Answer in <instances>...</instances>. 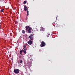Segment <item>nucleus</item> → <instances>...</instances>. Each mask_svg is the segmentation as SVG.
Masks as SVG:
<instances>
[{"label": "nucleus", "mask_w": 75, "mask_h": 75, "mask_svg": "<svg viewBox=\"0 0 75 75\" xmlns=\"http://www.w3.org/2000/svg\"><path fill=\"white\" fill-rule=\"evenodd\" d=\"M24 10L25 11H27V16H28L29 15V14L28 13V12H29V11H28V8H27V7L26 6H24Z\"/></svg>", "instance_id": "f257e3e1"}, {"label": "nucleus", "mask_w": 75, "mask_h": 75, "mask_svg": "<svg viewBox=\"0 0 75 75\" xmlns=\"http://www.w3.org/2000/svg\"><path fill=\"white\" fill-rule=\"evenodd\" d=\"M14 71L15 74H18L20 72L19 70L18 69H16L14 70Z\"/></svg>", "instance_id": "f03ea898"}, {"label": "nucleus", "mask_w": 75, "mask_h": 75, "mask_svg": "<svg viewBox=\"0 0 75 75\" xmlns=\"http://www.w3.org/2000/svg\"><path fill=\"white\" fill-rule=\"evenodd\" d=\"M34 35H33V34H31L29 37L30 39H31V40H34Z\"/></svg>", "instance_id": "7ed1b4c3"}, {"label": "nucleus", "mask_w": 75, "mask_h": 75, "mask_svg": "<svg viewBox=\"0 0 75 75\" xmlns=\"http://www.w3.org/2000/svg\"><path fill=\"white\" fill-rule=\"evenodd\" d=\"M33 42L31 41V39H30V40L27 42L28 44L29 45H31L33 44Z\"/></svg>", "instance_id": "20e7f679"}, {"label": "nucleus", "mask_w": 75, "mask_h": 75, "mask_svg": "<svg viewBox=\"0 0 75 75\" xmlns=\"http://www.w3.org/2000/svg\"><path fill=\"white\" fill-rule=\"evenodd\" d=\"M25 28H26V31H28L29 30H31V28L29 26H26L25 27Z\"/></svg>", "instance_id": "39448f33"}, {"label": "nucleus", "mask_w": 75, "mask_h": 75, "mask_svg": "<svg viewBox=\"0 0 75 75\" xmlns=\"http://www.w3.org/2000/svg\"><path fill=\"white\" fill-rule=\"evenodd\" d=\"M28 31V33H29V34H30L31 33V29H29V30H27Z\"/></svg>", "instance_id": "423d86ee"}, {"label": "nucleus", "mask_w": 75, "mask_h": 75, "mask_svg": "<svg viewBox=\"0 0 75 75\" xmlns=\"http://www.w3.org/2000/svg\"><path fill=\"white\" fill-rule=\"evenodd\" d=\"M18 62L19 64H21V63H22V62H23V60H21L18 61Z\"/></svg>", "instance_id": "0eeeda50"}, {"label": "nucleus", "mask_w": 75, "mask_h": 75, "mask_svg": "<svg viewBox=\"0 0 75 75\" xmlns=\"http://www.w3.org/2000/svg\"><path fill=\"white\" fill-rule=\"evenodd\" d=\"M22 33L23 34H25V30H23L22 31Z\"/></svg>", "instance_id": "6e6552de"}, {"label": "nucleus", "mask_w": 75, "mask_h": 75, "mask_svg": "<svg viewBox=\"0 0 75 75\" xmlns=\"http://www.w3.org/2000/svg\"><path fill=\"white\" fill-rule=\"evenodd\" d=\"M27 44L23 46L24 48H26V47H27Z\"/></svg>", "instance_id": "1a4fd4ad"}, {"label": "nucleus", "mask_w": 75, "mask_h": 75, "mask_svg": "<svg viewBox=\"0 0 75 75\" xmlns=\"http://www.w3.org/2000/svg\"><path fill=\"white\" fill-rule=\"evenodd\" d=\"M23 52L22 50H21L20 51V54H22V52Z\"/></svg>", "instance_id": "9d476101"}, {"label": "nucleus", "mask_w": 75, "mask_h": 75, "mask_svg": "<svg viewBox=\"0 0 75 75\" xmlns=\"http://www.w3.org/2000/svg\"><path fill=\"white\" fill-rule=\"evenodd\" d=\"M26 3H27V1H25L23 2V4H26Z\"/></svg>", "instance_id": "9b49d317"}, {"label": "nucleus", "mask_w": 75, "mask_h": 75, "mask_svg": "<svg viewBox=\"0 0 75 75\" xmlns=\"http://www.w3.org/2000/svg\"><path fill=\"white\" fill-rule=\"evenodd\" d=\"M4 10V9H2L1 10V12H3V10Z\"/></svg>", "instance_id": "f8f14e48"}, {"label": "nucleus", "mask_w": 75, "mask_h": 75, "mask_svg": "<svg viewBox=\"0 0 75 75\" xmlns=\"http://www.w3.org/2000/svg\"><path fill=\"white\" fill-rule=\"evenodd\" d=\"M23 49L24 50H25V51H26V50H27V48H23Z\"/></svg>", "instance_id": "ddd939ff"}, {"label": "nucleus", "mask_w": 75, "mask_h": 75, "mask_svg": "<svg viewBox=\"0 0 75 75\" xmlns=\"http://www.w3.org/2000/svg\"><path fill=\"white\" fill-rule=\"evenodd\" d=\"M23 52H24V53H25V54H26V52L24 50H23Z\"/></svg>", "instance_id": "4468645a"}, {"label": "nucleus", "mask_w": 75, "mask_h": 75, "mask_svg": "<svg viewBox=\"0 0 75 75\" xmlns=\"http://www.w3.org/2000/svg\"><path fill=\"white\" fill-rule=\"evenodd\" d=\"M27 17H26V18L25 19V20H27Z\"/></svg>", "instance_id": "2eb2a0df"}, {"label": "nucleus", "mask_w": 75, "mask_h": 75, "mask_svg": "<svg viewBox=\"0 0 75 75\" xmlns=\"http://www.w3.org/2000/svg\"><path fill=\"white\" fill-rule=\"evenodd\" d=\"M12 59V60H13V59Z\"/></svg>", "instance_id": "dca6fc26"}]
</instances>
